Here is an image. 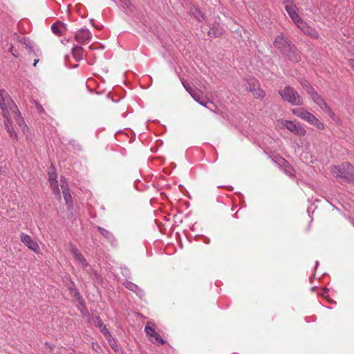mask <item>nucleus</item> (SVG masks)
<instances>
[{
  "instance_id": "obj_1",
  "label": "nucleus",
  "mask_w": 354,
  "mask_h": 354,
  "mask_svg": "<svg viewBox=\"0 0 354 354\" xmlns=\"http://www.w3.org/2000/svg\"><path fill=\"white\" fill-rule=\"evenodd\" d=\"M332 174L335 178H344L348 183L354 184V167L348 162L333 166Z\"/></svg>"
},
{
  "instance_id": "obj_2",
  "label": "nucleus",
  "mask_w": 354,
  "mask_h": 354,
  "mask_svg": "<svg viewBox=\"0 0 354 354\" xmlns=\"http://www.w3.org/2000/svg\"><path fill=\"white\" fill-rule=\"evenodd\" d=\"M182 84L191 96L202 106L207 107V104L211 102L209 100V93L206 91L205 87H204V91H198L192 89L189 84L186 83L184 80H182Z\"/></svg>"
},
{
  "instance_id": "obj_3",
  "label": "nucleus",
  "mask_w": 354,
  "mask_h": 354,
  "mask_svg": "<svg viewBox=\"0 0 354 354\" xmlns=\"http://www.w3.org/2000/svg\"><path fill=\"white\" fill-rule=\"evenodd\" d=\"M282 98L294 106H299L303 104V99L298 92L290 86H286L283 90L279 91Z\"/></svg>"
},
{
  "instance_id": "obj_4",
  "label": "nucleus",
  "mask_w": 354,
  "mask_h": 354,
  "mask_svg": "<svg viewBox=\"0 0 354 354\" xmlns=\"http://www.w3.org/2000/svg\"><path fill=\"white\" fill-rule=\"evenodd\" d=\"M276 126L279 129H286L291 133L299 136H304L306 133V131L304 128L291 120H278L276 122Z\"/></svg>"
},
{
  "instance_id": "obj_5",
  "label": "nucleus",
  "mask_w": 354,
  "mask_h": 354,
  "mask_svg": "<svg viewBox=\"0 0 354 354\" xmlns=\"http://www.w3.org/2000/svg\"><path fill=\"white\" fill-rule=\"evenodd\" d=\"M0 109L4 114L6 109L17 112V105L5 89H0Z\"/></svg>"
},
{
  "instance_id": "obj_6",
  "label": "nucleus",
  "mask_w": 354,
  "mask_h": 354,
  "mask_svg": "<svg viewBox=\"0 0 354 354\" xmlns=\"http://www.w3.org/2000/svg\"><path fill=\"white\" fill-rule=\"evenodd\" d=\"M10 109H6V114H4V112H2V115L4 118V125L5 127L9 133L10 137L15 140H18L17 133L15 131L14 127L12 125V119L10 118Z\"/></svg>"
},
{
  "instance_id": "obj_7",
  "label": "nucleus",
  "mask_w": 354,
  "mask_h": 354,
  "mask_svg": "<svg viewBox=\"0 0 354 354\" xmlns=\"http://www.w3.org/2000/svg\"><path fill=\"white\" fill-rule=\"evenodd\" d=\"M292 44L290 41L288 40L283 34L278 35L274 41V47L280 50L283 54L286 53V50Z\"/></svg>"
},
{
  "instance_id": "obj_8",
  "label": "nucleus",
  "mask_w": 354,
  "mask_h": 354,
  "mask_svg": "<svg viewBox=\"0 0 354 354\" xmlns=\"http://www.w3.org/2000/svg\"><path fill=\"white\" fill-rule=\"evenodd\" d=\"M21 241L24 243L29 249L35 252V253H39L40 252V248L38 243L32 239V238L24 233H21L20 235Z\"/></svg>"
},
{
  "instance_id": "obj_9",
  "label": "nucleus",
  "mask_w": 354,
  "mask_h": 354,
  "mask_svg": "<svg viewBox=\"0 0 354 354\" xmlns=\"http://www.w3.org/2000/svg\"><path fill=\"white\" fill-rule=\"evenodd\" d=\"M60 185L62 189L63 196L66 202V205L68 208H71L73 205L71 194L68 187V184L64 178H62L60 180Z\"/></svg>"
},
{
  "instance_id": "obj_10",
  "label": "nucleus",
  "mask_w": 354,
  "mask_h": 354,
  "mask_svg": "<svg viewBox=\"0 0 354 354\" xmlns=\"http://www.w3.org/2000/svg\"><path fill=\"white\" fill-rule=\"evenodd\" d=\"M248 88L255 97L262 98L266 95L265 92L260 88L259 83L255 80H252V82L249 83Z\"/></svg>"
},
{
  "instance_id": "obj_11",
  "label": "nucleus",
  "mask_w": 354,
  "mask_h": 354,
  "mask_svg": "<svg viewBox=\"0 0 354 354\" xmlns=\"http://www.w3.org/2000/svg\"><path fill=\"white\" fill-rule=\"evenodd\" d=\"M285 8L288 15L290 16V17L292 19V20L296 24L297 26L303 21V20L297 14V8L296 7V6L286 5L285 6Z\"/></svg>"
},
{
  "instance_id": "obj_12",
  "label": "nucleus",
  "mask_w": 354,
  "mask_h": 354,
  "mask_svg": "<svg viewBox=\"0 0 354 354\" xmlns=\"http://www.w3.org/2000/svg\"><path fill=\"white\" fill-rule=\"evenodd\" d=\"M92 35L88 29L79 30L75 36L76 41L80 44H85L91 39Z\"/></svg>"
},
{
  "instance_id": "obj_13",
  "label": "nucleus",
  "mask_w": 354,
  "mask_h": 354,
  "mask_svg": "<svg viewBox=\"0 0 354 354\" xmlns=\"http://www.w3.org/2000/svg\"><path fill=\"white\" fill-rule=\"evenodd\" d=\"M311 98L324 111L330 115L332 114V111L330 107L317 93H314Z\"/></svg>"
},
{
  "instance_id": "obj_14",
  "label": "nucleus",
  "mask_w": 354,
  "mask_h": 354,
  "mask_svg": "<svg viewBox=\"0 0 354 354\" xmlns=\"http://www.w3.org/2000/svg\"><path fill=\"white\" fill-rule=\"evenodd\" d=\"M297 28H299L304 32V34H305L312 38H317L318 37V33L315 30V29L309 26L304 21H302L301 23H300L297 26Z\"/></svg>"
},
{
  "instance_id": "obj_15",
  "label": "nucleus",
  "mask_w": 354,
  "mask_h": 354,
  "mask_svg": "<svg viewBox=\"0 0 354 354\" xmlns=\"http://www.w3.org/2000/svg\"><path fill=\"white\" fill-rule=\"evenodd\" d=\"M10 111V118L12 117L14 118L16 120V122H17L18 125L21 128L22 131L25 133L26 130H28V128L26 123L24 122L23 118H21V113L17 107V112L9 110Z\"/></svg>"
},
{
  "instance_id": "obj_16",
  "label": "nucleus",
  "mask_w": 354,
  "mask_h": 354,
  "mask_svg": "<svg viewBox=\"0 0 354 354\" xmlns=\"http://www.w3.org/2000/svg\"><path fill=\"white\" fill-rule=\"evenodd\" d=\"M288 59L294 62H298L300 60V53L294 45H291L290 48L286 50V53H283Z\"/></svg>"
},
{
  "instance_id": "obj_17",
  "label": "nucleus",
  "mask_w": 354,
  "mask_h": 354,
  "mask_svg": "<svg viewBox=\"0 0 354 354\" xmlns=\"http://www.w3.org/2000/svg\"><path fill=\"white\" fill-rule=\"evenodd\" d=\"M70 250L73 257L77 261H78L82 267L85 268L88 266L86 260L84 259L83 255L79 252L78 250L73 245H71Z\"/></svg>"
},
{
  "instance_id": "obj_18",
  "label": "nucleus",
  "mask_w": 354,
  "mask_h": 354,
  "mask_svg": "<svg viewBox=\"0 0 354 354\" xmlns=\"http://www.w3.org/2000/svg\"><path fill=\"white\" fill-rule=\"evenodd\" d=\"M49 182L54 194L60 198L58 181L56 180L55 174L53 171L49 172Z\"/></svg>"
},
{
  "instance_id": "obj_19",
  "label": "nucleus",
  "mask_w": 354,
  "mask_h": 354,
  "mask_svg": "<svg viewBox=\"0 0 354 354\" xmlns=\"http://www.w3.org/2000/svg\"><path fill=\"white\" fill-rule=\"evenodd\" d=\"M292 113L298 118L305 120L309 111L304 108H295L292 109Z\"/></svg>"
},
{
  "instance_id": "obj_20",
  "label": "nucleus",
  "mask_w": 354,
  "mask_h": 354,
  "mask_svg": "<svg viewBox=\"0 0 354 354\" xmlns=\"http://www.w3.org/2000/svg\"><path fill=\"white\" fill-rule=\"evenodd\" d=\"M223 32V28L222 27H220L219 26H217L210 28L209 30L208 31V35L210 37H217L222 35Z\"/></svg>"
},
{
  "instance_id": "obj_21",
  "label": "nucleus",
  "mask_w": 354,
  "mask_h": 354,
  "mask_svg": "<svg viewBox=\"0 0 354 354\" xmlns=\"http://www.w3.org/2000/svg\"><path fill=\"white\" fill-rule=\"evenodd\" d=\"M83 48L80 46H75L72 49V54L76 60L82 59Z\"/></svg>"
},
{
  "instance_id": "obj_22",
  "label": "nucleus",
  "mask_w": 354,
  "mask_h": 354,
  "mask_svg": "<svg viewBox=\"0 0 354 354\" xmlns=\"http://www.w3.org/2000/svg\"><path fill=\"white\" fill-rule=\"evenodd\" d=\"M98 231L103 236H104L107 240H109V241H113L114 238H113V235L112 234L111 232H110L109 231H108L107 230L104 229V228H102L101 227H98Z\"/></svg>"
},
{
  "instance_id": "obj_23",
  "label": "nucleus",
  "mask_w": 354,
  "mask_h": 354,
  "mask_svg": "<svg viewBox=\"0 0 354 354\" xmlns=\"http://www.w3.org/2000/svg\"><path fill=\"white\" fill-rule=\"evenodd\" d=\"M145 330L149 338L156 333V330L153 328V324L151 322H147Z\"/></svg>"
},
{
  "instance_id": "obj_24",
  "label": "nucleus",
  "mask_w": 354,
  "mask_h": 354,
  "mask_svg": "<svg viewBox=\"0 0 354 354\" xmlns=\"http://www.w3.org/2000/svg\"><path fill=\"white\" fill-rule=\"evenodd\" d=\"M149 339L153 344L159 343L160 344H164L165 343V340L156 332L153 336H151L149 338Z\"/></svg>"
},
{
  "instance_id": "obj_25",
  "label": "nucleus",
  "mask_w": 354,
  "mask_h": 354,
  "mask_svg": "<svg viewBox=\"0 0 354 354\" xmlns=\"http://www.w3.org/2000/svg\"><path fill=\"white\" fill-rule=\"evenodd\" d=\"M64 26L62 24H53L51 26V29L56 35H61Z\"/></svg>"
},
{
  "instance_id": "obj_26",
  "label": "nucleus",
  "mask_w": 354,
  "mask_h": 354,
  "mask_svg": "<svg viewBox=\"0 0 354 354\" xmlns=\"http://www.w3.org/2000/svg\"><path fill=\"white\" fill-rule=\"evenodd\" d=\"M71 293L78 300V301L80 303L79 308L82 310V308H84L82 298L80 297V294L77 292V291L75 289H71Z\"/></svg>"
},
{
  "instance_id": "obj_27",
  "label": "nucleus",
  "mask_w": 354,
  "mask_h": 354,
  "mask_svg": "<svg viewBox=\"0 0 354 354\" xmlns=\"http://www.w3.org/2000/svg\"><path fill=\"white\" fill-rule=\"evenodd\" d=\"M109 346L114 351H117L118 350V345L116 344L115 340L111 336L109 338H106Z\"/></svg>"
},
{
  "instance_id": "obj_28",
  "label": "nucleus",
  "mask_w": 354,
  "mask_h": 354,
  "mask_svg": "<svg viewBox=\"0 0 354 354\" xmlns=\"http://www.w3.org/2000/svg\"><path fill=\"white\" fill-rule=\"evenodd\" d=\"M192 14L194 16V17L198 21H201L203 19V15L202 14V12L198 10V9H194L193 11H192Z\"/></svg>"
},
{
  "instance_id": "obj_29",
  "label": "nucleus",
  "mask_w": 354,
  "mask_h": 354,
  "mask_svg": "<svg viewBox=\"0 0 354 354\" xmlns=\"http://www.w3.org/2000/svg\"><path fill=\"white\" fill-rule=\"evenodd\" d=\"M311 124L319 130H322L324 129V124L321 121H319L317 118L313 120Z\"/></svg>"
},
{
  "instance_id": "obj_30",
  "label": "nucleus",
  "mask_w": 354,
  "mask_h": 354,
  "mask_svg": "<svg viewBox=\"0 0 354 354\" xmlns=\"http://www.w3.org/2000/svg\"><path fill=\"white\" fill-rule=\"evenodd\" d=\"M101 332L103 333L105 338H109L111 335L106 326L104 325L102 328H100Z\"/></svg>"
},
{
  "instance_id": "obj_31",
  "label": "nucleus",
  "mask_w": 354,
  "mask_h": 354,
  "mask_svg": "<svg viewBox=\"0 0 354 354\" xmlns=\"http://www.w3.org/2000/svg\"><path fill=\"white\" fill-rule=\"evenodd\" d=\"M310 97H312L314 93H316L317 92L311 86H308L306 89L304 90Z\"/></svg>"
},
{
  "instance_id": "obj_32",
  "label": "nucleus",
  "mask_w": 354,
  "mask_h": 354,
  "mask_svg": "<svg viewBox=\"0 0 354 354\" xmlns=\"http://www.w3.org/2000/svg\"><path fill=\"white\" fill-rule=\"evenodd\" d=\"M315 118L316 117L309 112L308 114L307 115V117H306L305 121L309 122L310 124H312Z\"/></svg>"
},
{
  "instance_id": "obj_33",
  "label": "nucleus",
  "mask_w": 354,
  "mask_h": 354,
  "mask_svg": "<svg viewBox=\"0 0 354 354\" xmlns=\"http://www.w3.org/2000/svg\"><path fill=\"white\" fill-rule=\"evenodd\" d=\"M315 118L316 117L309 112L308 114L307 115V117H306L305 121L309 122L310 124H312Z\"/></svg>"
},
{
  "instance_id": "obj_34",
  "label": "nucleus",
  "mask_w": 354,
  "mask_h": 354,
  "mask_svg": "<svg viewBox=\"0 0 354 354\" xmlns=\"http://www.w3.org/2000/svg\"><path fill=\"white\" fill-rule=\"evenodd\" d=\"M126 287L133 291H136L138 288L136 285H135L131 282H128Z\"/></svg>"
},
{
  "instance_id": "obj_35",
  "label": "nucleus",
  "mask_w": 354,
  "mask_h": 354,
  "mask_svg": "<svg viewBox=\"0 0 354 354\" xmlns=\"http://www.w3.org/2000/svg\"><path fill=\"white\" fill-rule=\"evenodd\" d=\"M95 324L96 326H97L100 329L104 326L102 319H100V317L96 318V321L95 322Z\"/></svg>"
},
{
  "instance_id": "obj_36",
  "label": "nucleus",
  "mask_w": 354,
  "mask_h": 354,
  "mask_svg": "<svg viewBox=\"0 0 354 354\" xmlns=\"http://www.w3.org/2000/svg\"><path fill=\"white\" fill-rule=\"evenodd\" d=\"M9 50L12 53V54L14 57H19V54L17 53V51L15 50H14V48L12 45H10Z\"/></svg>"
},
{
  "instance_id": "obj_37",
  "label": "nucleus",
  "mask_w": 354,
  "mask_h": 354,
  "mask_svg": "<svg viewBox=\"0 0 354 354\" xmlns=\"http://www.w3.org/2000/svg\"><path fill=\"white\" fill-rule=\"evenodd\" d=\"M301 86H302V87H303L304 90H305V89H306V88L308 86H311V85L308 83V82H307V81H306V80H304V81L301 82Z\"/></svg>"
},
{
  "instance_id": "obj_38",
  "label": "nucleus",
  "mask_w": 354,
  "mask_h": 354,
  "mask_svg": "<svg viewBox=\"0 0 354 354\" xmlns=\"http://www.w3.org/2000/svg\"><path fill=\"white\" fill-rule=\"evenodd\" d=\"M282 3L283 4H285L286 6V5H290V3H292V0H282Z\"/></svg>"
},
{
  "instance_id": "obj_39",
  "label": "nucleus",
  "mask_w": 354,
  "mask_h": 354,
  "mask_svg": "<svg viewBox=\"0 0 354 354\" xmlns=\"http://www.w3.org/2000/svg\"><path fill=\"white\" fill-rule=\"evenodd\" d=\"M348 64L353 69H354V59H349Z\"/></svg>"
},
{
  "instance_id": "obj_40",
  "label": "nucleus",
  "mask_w": 354,
  "mask_h": 354,
  "mask_svg": "<svg viewBox=\"0 0 354 354\" xmlns=\"http://www.w3.org/2000/svg\"><path fill=\"white\" fill-rule=\"evenodd\" d=\"M291 170H292V168H290H290H288V169H286V172L289 176H292L293 174H292V173Z\"/></svg>"
},
{
  "instance_id": "obj_41",
  "label": "nucleus",
  "mask_w": 354,
  "mask_h": 354,
  "mask_svg": "<svg viewBox=\"0 0 354 354\" xmlns=\"http://www.w3.org/2000/svg\"><path fill=\"white\" fill-rule=\"evenodd\" d=\"M26 41H28L25 38H23L20 40V42L25 44L26 46H28V44L26 43Z\"/></svg>"
},
{
  "instance_id": "obj_42",
  "label": "nucleus",
  "mask_w": 354,
  "mask_h": 354,
  "mask_svg": "<svg viewBox=\"0 0 354 354\" xmlns=\"http://www.w3.org/2000/svg\"><path fill=\"white\" fill-rule=\"evenodd\" d=\"M38 62H39V59H35L34 63H33V66H36V65L38 63Z\"/></svg>"
},
{
  "instance_id": "obj_43",
  "label": "nucleus",
  "mask_w": 354,
  "mask_h": 354,
  "mask_svg": "<svg viewBox=\"0 0 354 354\" xmlns=\"http://www.w3.org/2000/svg\"><path fill=\"white\" fill-rule=\"evenodd\" d=\"M353 225H354V223H353Z\"/></svg>"
}]
</instances>
